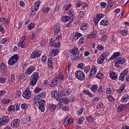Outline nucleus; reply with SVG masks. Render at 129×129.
Here are the masks:
<instances>
[{
	"label": "nucleus",
	"instance_id": "f257e3e1",
	"mask_svg": "<svg viewBox=\"0 0 129 129\" xmlns=\"http://www.w3.org/2000/svg\"><path fill=\"white\" fill-rule=\"evenodd\" d=\"M70 53L72 54L71 56L75 58V60H78V59H80L81 58V54L79 52V49L78 48L72 49Z\"/></svg>",
	"mask_w": 129,
	"mask_h": 129
},
{
	"label": "nucleus",
	"instance_id": "f03ea898",
	"mask_svg": "<svg viewBox=\"0 0 129 129\" xmlns=\"http://www.w3.org/2000/svg\"><path fill=\"white\" fill-rule=\"evenodd\" d=\"M34 100L36 103L39 104V106L38 107L41 111L42 112H44L45 110V105H46V101L44 100H37V99H36V97L34 98Z\"/></svg>",
	"mask_w": 129,
	"mask_h": 129
},
{
	"label": "nucleus",
	"instance_id": "7ed1b4c3",
	"mask_svg": "<svg viewBox=\"0 0 129 129\" xmlns=\"http://www.w3.org/2000/svg\"><path fill=\"white\" fill-rule=\"evenodd\" d=\"M19 55L16 54L12 56L8 61V64L9 66H13V65L16 64L19 60Z\"/></svg>",
	"mask_w": 129,
	"mask_h": 129
},
{
	"label": "nucleus",
	"instance_id": "20e7f679",
	"mask_svg": "<svg viewBox=\"0 0 129 129\" xmlns=\"http://www.w3.org/2000/svg\"><path fill=\"white\" fill-rule=\"evenodd\" d=\"M75 75L76 78H77L79 80L83 81V80L85 79V74H84V73L81 71H76L75 73Z\"/></svg>",
	"mask_w": 129,
	"mask_h": 129
},
{
	"label": "nucleus",
	"instance_id": "39448f33",
	"mask_svg": "<svg viewBox=\"0 0 129 129\" xmlns=\"http://www.w3.org/2000/svg\"><path fill=\"white\" fill-rule=\"evenodd\" d=\"M106 57H108V53L107 52H105L103 53H102L99 58H98L97 62L98 64H100V65L104 62V60H105V58Z\"/></svg>",
	"mask_w": 129,
	"mask_h": 129
},
{
	"label": "nucleus",
	"instance_id": "423d86ee",
	"mask_svg": "<svg viewBox=\"0 0 129 129\" xmlns=\"http://www.w3.org/2000/svg\"><path fill=\"white\" fill-rule=\"evenodd\" d=\"M10 121V117L8 115L2 116L0 119V125H5L9 123Z\"/></svg>",
	"mask_w": 129,
	"mask_h": 129
},
{
	"label": "nucleus",
	"instance_id": "0eeeda50",
	"mask_svg": "<svg viewBox=\"0 0 129 129\" xmlns=\"http://www.w3.org/2000/svg\"><path fill=\"white\" fill-rule=\"evenodd\" d=\"M42 51L40 50H34L30 55V58L31 59H36L38 57H41Z\"/></svg>",
	"mask_w": 129,
	"mask_h": 129
},
{
	"label": "nucleus",
	"instance_id": "6e6552de",
	"mask_svg": "<svg viewBox=\"0 0 129 129\" xmlns=\"http://www.w3.org/2000/svg\"><path fill=\"white\" fill-rule=\"evenodd\" d=\"M23 97L25 99H29L31 97V92H30V89L28 88H26L23 92Z\"/></svg>",
	"mask_w": 129,
	"mask_h": 129
},
{
	"label": "nucleus",
	"instance_id": "1a4fd4ad",
	"mask_svg": "<svg viewBox=\"0 0 129 129\" xmlns=\"http://www.w3.org/2000/svg\"><path fill=\"white\" fill-rule=\"evenodd\" d=\"M51 97L56 98V99H58V98H60V97H61V92H56V91H52L51 92Z\"/></svg>",
	"mask_w": 129,
	"mask_h": 129
},
{
	"label": "nucleus",
	"instance_id": "9d476101",
	"mask_svg": "<svg viewBox=\"0 0 129 129\" xmlns=\"http://www.w3.org/2000/svg\"><path fill=\"white\" fill-rule=\"evenodd\" d=\"M128 73V70L125 69L123 72H122L119 76V80H121V81H124V77L127 75V73Z\"/></svg>",
	"mask_w": 129,
	"mask_h": 129
},
{
	"label": "nucleus",
	"instance_id": "9b49d317",
	"mask_svg": "<svg viewBox=\"0 0 129 129\" xmlns=\"http://www.w3.org/2000/svg\"><path fill=\"white\" fill-rule=\"evenodd\" d=\"M40 5H41V3L40 1H37L33 4L31 7V11H35V12H38V9H39V7H40Z\"/></svg>",
	"mask_w": 129,
	"mask_h": 129
},
{
	"label": "nucleus",
	"instance_id": "f8f14e48",
	"mask_svg": "<svg viewBox=\"0 0 129 129\" xmlns=\"http://www.w3.org/2000/svg\"><path fill=\"white\" fill-rule=\"evenodd\" d=\"M60 95L62 96H68L70 93H71L72 91L70 89H65L63 90L60 91Z\"/></svg>",
	"mask_w": 129,
	"mask_h": 129
},
{
	"label": "nucleus",
	"instance_id": "ddd939ff",
	"mask_svg": "<svg viewBox=\"0 0 129 129\" xmlns=\"http://www.w3.org/2000/svg\"><path fill=\"white\" fill-rule=\"evenodd\" d=\"M59 78L55 77L53 79L51 82L49 87H56L58 85Z\"/></svg>",
	"mask_w": 129,
	"mask_h": 129
},
{
	"label": "nucleus",
	"instance_id": "4468645a",
	"mask_svg": "<svg viewBox=\"0 0 129 129\" xmlns=\"http://www.w3.org/2000/svg\"><path fill=\"white\" fill-rule=\"evenodd\" d=\"M35 69H36V67L35 66H30L25 71L26 74H28V75H30V74H32L33 72L35 71Z\"/></svg>",
	"mask_w": 129,
	"mask_h": 129
},
{
	"label": "nucleus",
	"instance_id": "2eb2a0df",
	"mask_svg": "<svg viewBox=\"0 0 129 129\" xmlns=\"http://www.w3.org/2000/svg\"><path fill=\"white\" fill-rule=\"evenodd\" d=\"M20 122L21 121L19 119H15L11 123V125L12 127H18L20 125Z\"/></svg>",
	"mask_w": 129,
	"mask_h": 129
},
{
	"label": "nucleus",
	"instance_id": "dca6fc26",
	"mask_svg": "<svg viewBox=\"0 0 129 129\" xmlns=\"http://www.w3.org/2000/svg\"><path fill=\"white\" fill-rule=\"evenodd\" d=\"M97 72V69L95 68H92L90 72V74L89 76V79H91V78H93L94 76H95V74H96Z\"/></svg>",
	"mask_w": 129,
	"mask_h": 129
},
{
	"label": "nucleus",
	"instance_id": "f3484780",
	"mask_svg": "<svg viewBox=\"0 0 129 129\" xmlns=\"http://www.w3.org/2000/svg\"><path fill=\"white\" fill-rule=\"evenodd\" d=\"M125 61H126L125 58L123 57H119L116 60L115 66H116L117 64H124V63H125Z\"/></svg>",
	"mask_w": 129,
	"mask_h": 129
},
{
	"label": "nucleus",
	"instance_id": "a211bd4d",
	"mask_svg": "<svg viewBox=\"0 0 129 129\" xmlns=\"http://www.w3.org/2000/svg\"><path fill=\"white\" fill-rule=\"evenodd\" d=\"M7 66L4 63H2L0 64V71L2 73H6L7 71Z\"/></svg>",
	"mask_w": 129,
	"mask_h": 129
},
{
	"label": "nucleus",
	"instance_id": "6ab92c4d",
	"mask_svg": "<svg viewBox=\"0 0 129 129\" xmlns=\"http://www.w3.org/2000/svg\"><path fill=\"white\" fill-rule=\"evenodd\" d=\"M58 52H59V49H54L49 52V56L51 57H55L56 55H58Z\"/></svg>",
	"mask_w": 129,
	"mask_h": 129
},
{
	"label": "nucleus",
	"instance_id": "aec40b11",
	"mask_svg": "<svg viewBox=\"0 0 129 129\" xmlns=\"http://www.w3.org/2000/svg\"><path fill=\"white\" fill-rule=\"evenodd\" d=\"M121 54L120 52H114L111 57L109 58V60H114L116 59L118 57H119V55Z\"/></svg>",
	"mask_w": 129,
	"mask_h": 129
},
{
	"label": "nucleus",
	"instance_id": "412c9836",
	"mask_svg": "<svg viewBox=\"0 0 129 129\" xmlns=\"http://www.w3.org/2000/svg\"><path fill=\"white\" fill-rule=\"evenodd\" d=\"M46 96V93L45 92H42L41 93H40V94L35 97L36 99L37 100H41V98H44Z\"/></svg>",
	"mask_w": 129,
	"mask_h": 129
},
{
	"label": "nucleus",
	"instance_id": "4be33fe9",
	"mask_svg": "<svg viewBox=\"0 0 129 129\" xmlns=\"http://www.w3.org/2000/svg\"><path fill=\"white\" fill-rule=\"evenodd\" d=\"M61 31V28L59 26H56L54 27V35H57L60 33Z\"/></svg>",
	"mask_w": 129,
	"mask_h": 129
},
{
	"label": "nucleus",
	"instance_id": "5701e85b",
	"mask_svg": "<svg viewBox=\"0 0 129 129\" xmlns=\"http://www.w3.org/2000/svg\"><path fill=\"white\" fill-rule=\"evenodd\" d=\"M128 99L129 96L127 94H125L122 97L121 101V102L125 103L128 100Z\"/></svg>",
	"mask_w": 129,
	"mask_h": 129
},
{
	"label": "nucleus",
	"instance_id": "b1692460",
	"mask_svg": "<svg viewBox=\"0 0 129 129\" xmlns=\"http://www.w3.org/2000/svg\"><path fill=\"white\" fill-rule=\"evenodd\" d=\"M31 78L38 80L39 79V73L35 72L32 75Z\"/></svg>",
	"mask_w": 129,
	"mask_h": 129
},
{
	"label": "nucleus",
	"instance_id": "393cba45",
	"mask_svg": "<svg viewBox=\"0 0 129 129\" xmlns=\"http://www.w3.org/2000/svg\"><path fill=\"white\" fill-rule=\"evenodd\" d=\"M28 75H29V74H26V72H25V73H23L20 76V77H18V79H19V80H21V79L26 80L27 79V77H28Z\"/></svg>",
	"mask_w": 129,
	"mask_h": 129
},
{
	"label": "nucleus",
	"instance_id": "a878e982",
	"mask_svg": "<svg viewBox=\"0 0 129 129\" xmlns=\"http://www.w3.org/2000/svg\"><path fill=\"white\" fill-rule=\"evenodd\" d=\"M110 78L113 80H115L117 78V75L114 72H112L109 74Z\"/></svg>",
	"mask_w": 129,
	"mask_h": 129
},
{
	"label": "nucleus",
	"instance_id": "bb28decb",
	"mask_svg": "<svg viewBox=\"0 0 129 129\" xmlns=\"http://www.w3.org/2000/svg\"><path fill=\"white\" fill-rule=\"evenodd\" d=\"M88 28H89V26L88 25V24L84 23L81 25L80 29H81V30L84 31L85 30H87V29H88Z\"/></svg>",
	"mask_w": 129,
	"mask_h": 129
},
{
	"label": "nucleus",
	"instance_id": "cd10ccee",
	"mask_svg": "<svg viewBox=\"0 0 129 129\" xmlns=\"http://www.w3.org/2000/svg\"><path fill=\"white\" fill-rule=\"evenodd\" d=\"M69 15L70 16H71L72 20V21H73V19H74L76 13H75V12H74V10H73V9H71L69 12Z\"/></svg>",
	"mask_w": 129,
	"mask_h": 129
},
{
	"label": "nucleus",
	"instance_id": "c85d7f7f",
	"mask_svg": "<svg viewBox=\"0 0 129 129\" xmlns=\"http://www.w3.org/2000/svg\"><path fill=\"white\" fill-rule=\"evenodd\" d=\"M97 37V32H96V31H94L92 33H91L90 34H89L88 36V38H89V39L90 38H96Z\"/></svg>",
	"mask_w": 129,
	"mask_h": 129
},
{
	"label": "nucleus",
	"instance_id": "c756f323",
	"mask_svg": "<svg viewBox=\"0 0 129 129\" xmlns=\"http://www.w3.org/2000/svg\"><path fill=\"white\" fill-rule=\"evenodd\" d=\"M70 40L73 42H75V41L78 40V38L74 33H72L70 36Z\"/></svg>",
	"mask_w": 129,
	"mask_h": 129
},
{
	"label": "nucleus",
	"instance_id": "7c9ffc66",
	"mask_svg": "<svg viewBox=\"0 0 129 129\" xmlns=\"http://www.w3.org/2000/svg\"><path fill=\"white\" fill-rule=\"evenodd\" d=\"M109 22L107 19H103L100 22V25L102 26H107L108 25Z\"/></svg>",
	"mask_w": 129,
	"mask_h": 129
},
{
	"label": "nucleus",
	"instance_id": "2f4dec72",
	"mask_svg": "<svg viewBox=\"0 0 129 129\" xmlns=\"http://www.w3.org/2000/svg\"><path fill=\"white\" fill-rule=\"evenodd\" d=\"M72 7V4H69L68 5H64L62 9L64 11H69L70 10V8Z\"/></svg>",
	"mask_w": 129,
	"mask_h": 129
},
{
	"label": "nucleus",
	"instance_id": "473e14b6",
	"mask_svg": "<svg viewBox=\"0 0 129 129\" xmlns=\"http://www.w3.org/2000/svg\"><path fill=\"white\" fill-rule=\"evenodd\" d=\"M70 20H71V18L68 16H64L61 18V20L63 21V22H64L66 23V22H70Z\"/></svg>",
	"mask_w": 129,
	"mask_h": 129
},
{
	"label": "nucleus",
	"instance_id": "72a5a7b5",
	"mask_svg": "<svg viewBox=\"0 0 129 129\" xmlns=\"http://www.w3.org/2000/svg\"><path fill=\"white\" fill-rule=\"evenodd\" d=\"M30 81V85H31V86H34L36 85L38 80L31 78Z\"/></svg>",
	"mask_w": 129,
	"mask_h": 129
},
{
	"label": "nucleus",
	"instance_id": "f704fd0d",
	"mask_svg": "<svg viewBox=\"0 0 129 129\" xmlns=\"http://www.w3.org/2000/svg\"><path fill=\"white\" fill-rule=\"evenodd\" d=\"M14 81H15V75H11L10 77L8 79V82L11 84L13 83Z\"/></svg>",
	"mask_w": 129,
	"mask_h": 129
},
{
	"label": "nucleus",
	"instance_id": "c9c22d12",
	"mask_svg": "<svg viewBox=\"0 0 129 129\" xmlns=\"http://www.w3.org/2000/svg\"><path fill=\"white\" fill-rule=\"evenodd\" d=\"M56 107H57V106L54 104H50L49 105V108L50 109L51 111H54Z\"/></svg>",
	"mask_w": 129,
	"mask_h": 129
},
{
	"label": "nucleus",
	"instance_id": "e433bc0d",
	"mask_svg": "<svg viewBox=\"0 0 129 129\" xmlns=\"http://www.w3.org/2000/svg\"><path fill=\"white\" fill-rule=\"evenodd\" d=\"M123 108H124V105L122 104H120L117 107V112H121V111H122V109H123Z\"/></svg>",
	"mask_w": 129,
	"mask_h": 129
},
{
	"label": "nucleus",
	"instance_id": "4c0bfd02",
	"mask_svg": "<svg viewBox=\"0 0 129 129\" xmlns=\"http://www.w3.org/2000/svg\"><path fill=\"white\" fill-rule=\"evenodd\" d=\"M73 121L72 118H66L64 120V122L68 123V124H71Z\"/></svg>",
	"mask_w": 129,
	"mask_h": 129
},
{
	"label": "nucleus",
	"instance_id": "58836bf2",
	"mask_svg": "<svg viewBox=\"0 0 129 129\" xmlns=\"http://www.w3.org/2000/svg\"><path fill=\"white\" fill-rule=\"evenodd\" d=\"M18 45V46H19V47H21V48H26V45H25V42H24V41L19 42Z\"/></svg>",
	"mask_w": 129,
	"mask_h": 129
},
{
	"label": "nucleus",
	"instance_id": "ea45409f",
	"mask_svg": "<svg viewBox=\"0 0 129 129\" xmlns=\"http://www.w3.org/2000/svg\"><path fill=\"white\" fill-rule=\"evenodd\" d=\"M35 28V23H32L28 25V29L30 31L33 30Z\"/></svg>",
	"mask_w": 129,
	"mask_h": 129
},
{
	"label": "nucleus",
	"instance_id": "a19ab883",
	"mask_svg": "<svg viewBox=\"0 0 129 129\" xmlns=\"http://www.w3.org/2000/svg\"><path fill=\"white\" fill-rule=\"evenodd\" d=\"M38 11H35L31 10L30 13V17L33 18V17H35L36 16V13H37Z\"/></svg>",
	"mask_w": 129,
	"mask_h": 129
},
{
	"label": "nucleus",
	"instance_id": "79ce46f5",
	"mask_svg": "<svg viewBox=\"0 0 129 129\" xmlns=\"http://www.w3.org/2000/svg\"><path fill=\"white\" fill-rule=\"evenodd\" d=\"M47 65L48 67H52L53 65V62H52V58H49L48 59Z\"/></svg>",
	"mask_w": 129,
	"mask_h": 129
},
{
	"label": "nucleus",
	"instance_id": "37998d69",
	"mask_svg": "<svg viewBox=\"0 0 129 129\" xmlns=\"http://www.w3.org/2000/svg\"><path fill=\"white\" fill-rule=\"evenodd\" d=\"M95 77L98 78V79H102L103 78V75L101 73H98Z\"/></svg>",
	"mask_w": 129,
	"mask_h": 129
},
{
	"label": "nucleus",
	"instance_id": "c03bdc74",
	"mask_svg": "<svg viewBox=\"0 0 129 129\" xmlns=\"http://www.w3.org/2000/svg\"><path fill=\"white\" fill-rule=\"evenodd\" d=\"M15 106L11 105L8 108L9 111H15Z\"/></svg>",
	"mask_w": 129,
	"mask_h": 129
},
{
	"label": "nucleus",
	"instance_id": "a18cd8bd",
	"mask_svg": "<svg viewBox=\"0 0 129 129\" xmlns=\"http://www.w3.org/2000/svg\"><path fill=\"white\" fill-rule=\"evenodd\" d=\"M78 68L80 69H83L85 67V64L84 63H80L77 66Z\"/></svg>",
	"mask_w": 129,
	"mask_h": 129
},
{
	"label": "nucleus",
	"instance_id": "49530a36",
	"mask_svg": "<svg viewBox=\"0 0 129 129\" xmlns=\"http://www.w3.org/2000/svg\"><path fill=\"white\" fill-rule=\"evenodd\" d=\"M51 9L49 7L44 8L43 9L42 11L43 13H45V14H47V13L49 12V11H50Z\"/></svg>",
	"mask_w": 129,
	"mask_h": 129
},
{
	"label": "nucleus",
	"instance_id": "de8ad7c7",
	"mask_svg": "<svg viewBox=\"0 0 129 129\" xmlns=\"http://www.w3.org/2000/svg\"><path fill=\"white\" fill-rule=\"evenodd\" d=\"M10 102H11L10 99H5L3 100V103L4 104H8V103H10Z\"/></svg>",
	"mask_w": 129,
	"mask_h": 129
},
{
	"label": "nucleus",
	"instance_id": "09e8293b",
	"mask_svg": "<svg viewBox=\"0 0 129 129\" xmlns=\"http://www.w3.org/2000/svg\"><path fill=\"white\" fill-rule=\"evenodd\" d=\"M49 42H50V45L51 46H53L55 44V40H54V39L53 38H50L49 39Z\"/></svg>",
	"mask_w": 129,
	"mask_h": 129
},
{
	"label": "nucleus",
	"instance_id": "8fccbe9b",
	"mask_svg": "<svg viewBox=\"0 0 129 129\" xmlns=\"http://www.w3.org/2000/svg\"><path fill=\"white\" fill-rule=\"evenodd\" d=\"M97 86L94 85L91 87V90L92 91H96V90H97Z\"/></svg>",
	"mask_w": 129,
	"mask_h": 129
},
{
	"label": "nucleus",
	"instance_id": "3c124183",
	"mask_svg": "<svg viewBox=\"0 0 129 129\" xmlns=\"http://www.w3.org/2000/svg\"><path fill=\"white\" fill-rule=\"evenodd\" d=\"M112 1L111 0H109L108 2V5L107 6V8H108V9L111 8V7H112Z\"/></svg>",
	"mask_w": 129,
	"mask_h": 129
},
{
	"label": "nucleus",
	"instance_id": "603ef678",
	"mask_svg": "<svg viewBox=\"0 0 129 129\" xmlns=\"http://www.w3.org/2000/svg\"><path fill=\"white\" fill-rule=\"evenodd\" d=\"M121 34L122 35V36H124V37H125L126 35H127V31L125 30H122L121 31Z\"/></svg>",
	"mask_w": 129,
	"mask_h": 129
},
{
	"label": "nucleus",
	"instance_id": "864d4df0",
	"mask_svg": "<svg viewBox=\"0 0 129 129\" xmlns=\"http://www.w3.org/2000/svg\"><path fill=\"white\" fill-rule=\"evenodd\" d=\"M21 108H22V109H24V110H25V109H27L28 108V105H27V104H26V103L22 104H21Z\"/></svg>",
	"mask_w": 129,
	"mask_h": 129
},
{
	"label": "nucleus",
	"instance_id": "5fc2aeb1",
	"mask_svg": "<svg viewBox=\"0 0 129 129\" xmlns=\"http://www.w3.org/2000/svg\"><path fill=\"white\" fill-rule=\"evenodd\" d=\"M62 101H63V103H65L66 104H68L69 102V100H68V98H62Z\"/></svg>",
	"mask_w": 129,
	"mask_h": 129
},
{
	"label": "nucleus",
	"instance_id": "6e6d98bb",
	"mask_svg": "<svg viewBox=\"0 0 129 129\" xmlns=\"http://www.w3.org/2000/svg\"><path fill=\"white\" fill-rule=\"evenodd\" d=\"M85 73H88L90 71V68L89 67H85L84 69Z\"/></svg>",
	"mask_w": 129,
	"mask_h": 129
},
{
	"label": "nucleus",
	"instance_id": "4d7b16f0",
	"mask_svg": "<svg viewBox=\"0 0 129 129\" xmlns=\"http://www.w3.org/2000/svg\"><path fill=\"white\" fill-rule=\"evenodd\" d=\"M3 25L4 26H5V27H8V26L9 25V20H8L7 19H6V20H4L3 21Z\"/></svg>",
	"mask_w": 129,
	"mask_h": 129
},
{
	"label": "nucleus",
	"instance_id": "13d9d810",
	"mask_svg": "<svg viewBox=\"0 0 129 129\" xmlns=\"http://www.w3.org/2000/svg\"><path fill=\"white\" fill-rule=\"evenodd\" d=\"M106 35H103L100 38V41H102L103 42H105V41H106Z\"/></svg>",
	"mask_w": 129,
	"mask_h": 129
},
{
	"label": "nucleus",
	"instance_id": "bf43d9fd",
	"mask_svg": "<svg viewBox=\"0 0 129 129\" xmlns=\"http://www.w3.org/2000/svg\"><path fill=\"white\" fill-rule=\"evenodd\" d=\"M97 49H98V50H99V51H102V50H103L104 48L102 45L99 44L97 46Z\"/></svg>",
	"mask_w": 129,
	"mask_h": 129
},
{
	"label": "nucleus",
	"instance_id": "052dcab7",
	"mask_svg": "<svg viewBox=\"0 0 129 129\" xmlns=\"http://www.w3.org/2000/svg\"><path fill=\"white\" fill-rule=\"evenodd\" d=\"M107 98L109 101H114V98L112 97V96L108 95Z\"/></svg>",
	"mask_w": 129,
	"mask_h": 129
},
{
	"label": "nucleus",
	"instance_id": "680f3d73",
	"mask_svg": "<svg viewBox=\"0 0 129 129\" xmlns=\"http://www.w3.org/2000/svg\"><path fill=\"white\" fill-rule=\"evenodd\" d=\"M60 46H61V44L60 43V42H57L54 43L53 47H54V48H59Z\"/></svg>",
	"mask_w": 129,
	"mask_h": 129
},
{
	"label": "nucleus",
	"instance_id": "e2e57ef3",
	"mask_svg": "<svg viewBox=\"0 0 129 129\" xmlns=\"http://www.w3.org/2000/svg\"><path fill=\"white\" fill-rule=\"evenodd\" d=\"M41 61L42 62H46L47 61V56L45 55H43L41 57Z\"/></svg>",
	"mask_w": 129,
	"mask_h": 129
},
{
	"label": "nucleus",
	"instance_id": "0e129e2a",
	"mask_svg": "<svg viewBox=\"0 0 129 129\" xmlns=\"http://www.w3.org/2000/svg\"><path fill=\"white\" fill-rule=\"evenodd\" d=\"M83 122V117H81L79 118L78 123L79 124H81Z\"/></svg>",
	"mask_w": 129,
	"mask_h": 129
},
{
	"label": "nucleus",
	"instance_id": "69168bd1",
	"mask_svg": "<svg viewBox=\"0 0 129 129\" xmlns=\"http://www.w3.org/2000/svg\"><path fill=\"white\" fill-rule=\"evenodd\" d=\"M6 93L7 91H6L5 90L0 91V97H1V96H3V95H4V94H6Z\"/></svg>",
	"mask_w": 129,
	"mask_h": 129
},
{
	"label": "nucleus",
	"instance_id": "338daca9",
	"mask_svg": "<svg viewBox=\"0 0 129 129\" xmlns=\"http://www.w3.org/2000/svg\"><path fill=\"white\" fill-rule=\"evenodd\" d=\"M83 42H84V37H81L79 41V44H83Z\"/></svg>",
	"mask_w": 129,
	"mask_h": 129
},
{
	"label": "nucleus",
	"instance_id": "774afa93",
	"mask_svg": "<svg viewBox=\"0 0 129 129\" xmlns=\"http://www.w3.org/2000/svg\"><path fill=\"white\" fill-rule=\"evenodd\" d=\"M103 106V104L102 103H99L97 105L96 108L99 109V108H101Z\"/></svg>",
	"mask_w": 129,
	"mask_h": 129
}]
</instances>
